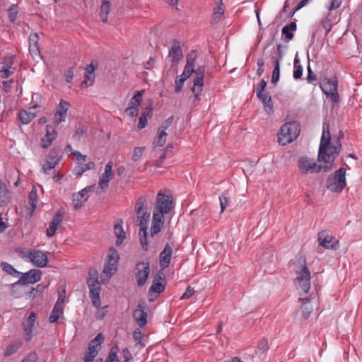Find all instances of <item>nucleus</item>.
Here are the masks:
<instances>
[{
    "label": "nucleus",
    "instance_id": "obj_1",
    "mask_svg": "<svg viewBox=\"0 0 362 362\" xmlns=\"http://www.w3.org/2000/svg\"><path fill=\"white\" fill-rule=\"evenodd\" d=\"M344 136V132L339 131L336 139L334 136V141L332 144L329 125L327 122H323L317 160L320 162L334 163V160L341 151V144L340 141Z\"/></svg>",
    "mask_w": 362,
    "mask_h": 362
},
{
    "label": "nucleus",
    "instance_id": "obj_2",
    "mask_svg": "<svg viewBox=\"0 0 362 362\" xmlns=\"http://www.w3.org/2000/svg\"><path fill=\"white\" fill-rule=\"evenodd\" d=\"M324 163L325 165H317L313 158L301 156L298 160V168L303 174H314L320 171L328 172L334 167V163Z\"/></svg>",
    "mask_w": 362,
    "mask_h": 362
},
{
    "label": "nucleus",
    "instance_id": "obj_3",
    "mask_svg": "<svg viewBox=\"0 0 362 362\" xmlns=\"http://www.w3.org/2000/svg\"><path fill=\"white\" fill-rule=\"evenodd\" d=\"M300 131V125L298 122L285 123L281 127L280 134L278 137L279 143L283 146L291 143L298 136Z\"/></svg>",
    "mask_w": 362,
    "mask_h": 362
},
{
    "label": "nucleus",
    "instance_id": "obj_4",
    "mask_svg": "<svg viewBox=\"0 0 362 362\" xmlns=\"http://www.w3.org/2000/svg\"><path fill=\"white\" fill-rule=\"evenodd\" d=\"M136 216L134 221L140 230L148 229V223L150 219V213L148 212L147 201L145 197H140L135 206Z\"/></svg>",
    "mask_w": 362,
    "mask_h": 362
},
{
    "label": "nucleus",
    "instance_id": "obj_5",
    "mask_svg": "<svg viewBox=\"0 0 362 362\" xmlns=\"http://www.w3.org/2000/svg\"><path fill=\"white\" fill-rule=\"evenodd\" d=\"M173 197L167 189L160 190L157 194L156 202L153 207V214L163 215L170 213L173 208Z\"/></svg>",
    "mask_w": 362,
    "mask_h": 362
},
{
    "label": "nucleus",
    "instance_id": "obj_6",
    "mask_svg": "<svg viewBox=\"0 0 362 362\" xmlns=\"http://www.w3.org/2000/svg\"><path fill=\"white\" fill-rule=\"evenodd\" d=\"M346 169L341 168L327 180V188L333 192H340L346 185Z\"/></svg>",
    "mask_w": 362,
    "mask_h": 362
},
{
    "label": "nucleus",
    "instance_id": "obj_7",
    "mask_svg": "<svg viewBox=\"0 0 362 362\" xmlns=\"http://www.w3.org/2000/svg\"><path fill=\"white\" fill-rule=\"evenodd\" d=\"M89 277L87 279V284L90 290V298L93 305L96 308L101 306L100 298V284L98 279V274L95 272H89Z\"/></svg>",
    "mask_w": 362,
    "mask_h": 362
},
{
    "label": "nucleus",
    "instance_id": "obj_8",
    "mask_svg": "<svg viewBox=\"0 0 362 362\" xmlns=\"http://www.w3.org/2000/svg\"><path fill=\"white\" fill-rule=\"evenodd\" d=\"M205 72V65L199 66L197 69H195V71H194L196 76L193 80V87L192 88V91L194 96L193 101L194 104H197L200 100V96L203 91Z\"/></svg>",
    "mask_w": 362,
    "mask_h": 362
},
{
    "label": "nucleus",
    "instance_id": "obj_9",
    "mask_svg": "<svg viewBox=\"0 0 362 362\" xmlns=\"http://www.w3.org/2000/svg\"><path fill=\"white\" fill-rule=\"evenodd\" d=\"M338 83L335 78H325L320 83V88L322 92L329 98L333 103H337L339 100V95L337 93Z\"/></svg>",
    "mask_w": 362,
    "mask_h": 362
},
{
    "label": "nucleus",
    "instance_id": "obj_10",
    "mask_svg": "<svg viewBox=\"0 0 362 362\" xmlns=\"http://www.w3.org/2000/svg\"><path fill=\"white\" fill-rule=\"evenodd\" d=\"M296 281L298 288L304 293H308L310 288V273L308 267L304 264L296 271Z\"/></svg>",
    "mask_w": 362,
    "mask_h": 362
},
{
    "label": "nucleus",
    "instance_id": "obj_11",
    "mask_svg": "<svg viewBox=\"0 0 362 362\" xmlns=\"http://www.w3.org/2000/svg\"><path fill=\"white\" fill-rule=\"evenodd\" d=\"M119 258L117 251L114 247L110 248L107 262L103 269V273L108 277H110L117 271Z\"/></svg>",
    "mask_w": 362,
    "mask_h": 362
},
{
    "label": "nucleus",
    "instance_id": "obj_12",
    "mask_svg": "<svg viewBox=\"0 0 362 362\" xmlns=\"http://www.w3.org/2000/svg\"><path fill=\"white\" fill-rule=\"evenodd\" d=\"M42 274V272L36 269H32L25 273L21 272L20 279L13 284V286L16 285L33 284L41 279Z\"/></svg>",
    "mask_w": 362,
    "mask_h": 362
},
{
    "label": "nucleus",
    "instance_id": "obj_13",
    "mask_svg": "<svg viewBox=\"0 0 362 362\" xmlns=\"http://www.w3.org/2000/svg\"><path fill=\"white\" fill-rule=\"evenodd\" d=\"M147 304L144 299L138 302L137 308L133 313V317L140 327H144L147 323Z\"/></svg>",
    "mask_w": 362,
    "mask_h": 362
},
{
    "label": "nucleus",
    "instance_id": "obj_14",
    "mask_svg": "<svg viewBox=\"0 0 362 362\" xmlns=\"http://www.w3.org/2000/svg\"><path fill=\"white\" fill-rule=\"evenodd\" d=\"M319 245L326 249L337 250L339 248V241L330 235L327 230H322L318 233Z\"/></svg>",
    "mask_w": 362,
    "mask_h": 362
},
{
    "label": "nucleus",
    "instance_id": "obj_15",
    "mask_svg": "<svg viewBox=\"0 0 362 362\" xmlns=\"http://www.w3.org/2000/svg\"><path fill=\"white\" fill-rule=\"evenodd\" d=\"M29 260L37 267H45L48 263L47 253L37 249L30 250Z\"/></svg>",
    "mask_w": 362,
    "mask_h": 362
},
{
    "label": "nucleus",
    "instance_id": "obj_16",
    "mask_svg": "<svg viewBox=\"0 0 362 362\" xmlns=\"http://www.w3.org/2000/svg\"><path fill=\"white\" fill-rule=\"evenodd\" d=\"M136 269L137 272L135 274V278L139 286H142L145 284L148 275H149V262H142L136 264Z\"/></svg>",
    "mask_w": 362,
    "mask_h": 362
},
{
    "label": "nucleus",
    "instance_id": "obj_17",
    "mask_svg": "<svg viewBox=\"0 0 362 362\" xmlns=\"http://www.w3.org/2000/svg\"><path fill=\"white\" fill-rule=\"evenodd\" d=\"M60 158L61 156L56 151L51 150L42 165V171L43 173L48 174L51 170L54 169L59 163Z\"/></svg>",
    "mask_w": 362,
    "mask_h": 362
},
{
    "label": "nucleus",
    "instance_id": "obj_18",
    "mask_svg": "<svg viewBox=\"0 0 362 362\" xmlns=\"http://www.w3.org/2000/svg\"><path fill=\"white\" fill-rule=\"evenodd\" d=\"M64 212L62 209L57 211L52 221L49 223V227L47 228L46 235L47 237H52L54 235L57 230L61 226Z\"/></svg>",
    "mask_w": 362,
    "mask_h": 362
},
{
    "label": "nucleus",
    "instance_id": "obj_19",
    "mask_svg": "<svg viewBox=\"0 0 362 362\" xmlns=\"http://www.w3.org/2000/svg\"><path fill=\"white\" fill-rule=\"evenodd\" d=\"M113 163L109 161L105 168V172L100 176L98 185L102 189H106L109 186V182L113 177L112 172Z\"/></svg>",
    "mask_w": 362,
    "mask_h": 362
},
{
    "label": "nucleus",
    "instance_id": "obj_20",
    "mask_svg": "<svg viewBox=\"0 0 362 362\" xmlns=\"http://www.w3.org/2000/svg\"><path fill=\"white\" fill-rule=\"evenodd\" d=\"M94 186L87 187L78 193H75L72 197V202L75 209H78L82 207L83 203L88 199V192L93 189Z\"/></svg>",
    "mask_w": 362,
    "mask_h": 362
},
{
    "label": "nucleus",
    "instance_id": "obj_21",
    "mask_svg": "<svg viewBox=\"0 0 362 362\" xmlns=\"http://www.w3.org/2000/svg\"><path fill=\"white\" fill-rule=\"evenodd\" d=\"M173 252V247L168 243L165 244L163 250L159 255V264L161 272L169 267Z\"/></svg>",
    "mask_w": 362,
    "mask_h": 362
},
{
    "label": "nucleus",
    "instance_id": "obj_22",
    "mask_svg": "<svg viewBox=\"0 0 362 362\" xmlns=\"http://www.w3.org/2000/svg\"><path fill=\"white\" fill-rule=\"evenodd\" d=\"M69 105V103L61 100L54 116L55 124H59L61 122H65Z\"/></svg>",
    "mask_w": 362,
    "mask_h": 362
},
{
    "label": "nucleus",
    "instance_id": "obj_23",
    "mask_svg": "<svg viewBox=\"0 0 362 362\" xmlns=\"http://www.w3.org/2000/svg\"><path fill=\"white\" fill-rule=\"evenodd\" d=\"M168 57L171 59L172 66H176L183 58L182 48L178 41H174L173 46L169 50Z\"/></svg>",
    "mask_w": 362,
    "mask_h": 362
},
{
    "label": "nucleus",
    "instance_id": "obj_24",
    "mask_svg": "<svg viewBox=\"0 0 362 362\" xmlns=\"http://www.w3.org/2000/svg\"><path fill=\"white\" fill-rule=\"evenodd\" d=\"M36 321V315L34 312L30 313L27 320L23 324L25 333V339L29 341L33 337V329Z\"/></svg>",
    "mask_w": 362,
    "mask_h": 362
},
{
    "label": "nucleus",
    "instance_id": "obj_25",
    "mask_svg": "<svg viewBox=\"0 0 362 362\" xmlns=\"http://www.w3.org/2000/svg\"><path fill=\"white\" fill-rule=\"evenodd\" d=\"M98 69V63L92 62L85 69V78L83 81V84L86 86H90L93 84L95 80V71Z\"/></svg>",
    "mask_w": 362,
    "mask_h": 362
},
{
    "label": "nucleus",
    "instance_id": "obj_26",
    "mask_svg": "<svg viewBox=\"0 0 362 362\" xmlns=\"http://www.w3.org/2000/svg\"><path fill=\"white\" fill-rule=\"evenodd\" d=\"M164 216L163 215H158V214L153 213V220L151 223V235L153 237L155 235L158 234L163 224H164Z\"/></svg>",
    "mask_w": 362,
    "mask_h": 362
},
{
    "label": "nucleus",
    "instance_id": "obj_27",
    "mask_svg": "<svg viewBox=\"0 0 362 362\" xmlns=\"http://www.w3.org/2000/svg\"><path fill=\"white\" fill-rule=\"evenodd\" d=\"M164 279L165 274L163 272L159 271L157 273V274L154 276L153 284L150 287V291L158 294L162 293L165 289V286L160 281Z\"/></svg>",
    "mask_w": 362,
    "mask_h": 362
},
{
    "label": "nucleus",
    "instance_id": "obj_28",
    "mask_svg": "<svg viewBox=\"0 0 362 362\" xmlns=\"http://www.w3.org/2000/svg\"><path fill=\"white\" fill-rule=\"evenodd\" d=\"M260 95V97L257 98L262 103L266 112L269 115L272 114L274 112L272 97L269 93L266 91L262 92Z\"/></svg>",
    "mask_w": 362,
    "mask_h": 362
},
{
    "label": "nucleus",
    "instance_id": "obj_29",
    "mask_svg": "<svg viewBox=\"0 0 362 362\" xmlns=\"http://www.w3.org/2000/svg\"><path fill=\"white\" fill-rule=\"evenodd\" d=\"M103 340V334L102 333H98L97 336L90 341L88 350L90 351H92L95 352V354L98 355V352L101 349V344Z\"/></svg>",
    "mask_w": 362,
    "mask_h": 362
},
{
    "label": "nucleus",
    "instance_id": "obj_30",
    "mask_svg": "<svg viewBox=\"0 0 362 362\" xmlns=\"http://www.w3.org/2000/svg\"><path fill=\"white\" fill-rule=\"evenodd\" d=\"M11 199V192L6 185L0 180V206L6 205Z\"/></svg>",
    "mask_w": 362,
    "mask_h": 362
},
{
    "label": "nucleus",
    "instance_id": "obj_31",
    "mask_svg": "<svg viewBox=\"0 0 362 362\" xmlns=\"http://www.w3.org/2000/svg\"><path fill=\"white\" fill-rule=\"evenodd\" d=\"M35 116V113L28 112L25 110H21L18 113V118L22 124H29Z\"/></svg>",
    "mask_w": 362,
    "mask_h": 362
},
{
    "label": "nucleus",
    "instance_id": "obj_32",
    "mask_svg": "<svg viewBox=\"0 0 362 362\" xmlns=\"http://www.w3.org/2000/svg\"><path fill=\"white\" fill-rule=\"evenodd\" d=\"M152 115L151 107H146L141 114L137 127L139 129L145 128L148 123V119Z\"/></svg>",
    "mask_w": 362,
    "mask_h": 362
},
{
    "label": "nucleus",
    "instance_id": "obj_33",
    "mask_svg": "<svg viewBox=\"0 0 362 362\" xmlns=\"http://www.w3.org/2000/svg\"><path fill=\"white\" fill-rule=\"evenodd\" d=\"M39 36L37 33H32L29 37V47L31 54H37L40 53V47L38 46Z\"/></svg>",
    "mask_w": 362,
    "mask_h": 362
},
{
    "label": "nucleus",
    "instance_id": "obj_34",
    "mask_svg": "<svg viewBox=\"0 0 362 362\" xmlns=\"http://www.w3.org/2000/svg\"><path fill=\"white\" fill-rule=\"evenodd\" d=\"M271 59L274 64V68L272 71V83L275 84L279 81L280 77V62L279 59H277L274 56H272Z\"/></svg>",
    "mask_w": 362,
    "mask_h": 362
},
{
    "label": "nucleus",
    "instance_id": "obj_35",
    "mask_svg": "<svg viewBox=\"0 0 362 362\" xmlns=\"http://www.w3.org/2000/svg\"><path fill=\"white\" fill-rule=\"evenodd\" d=\"M114 233L117 237L115 242L116 245H120L126 238L125 233L123 230L122 224L117 223L115 225Z\"/></svg>",
    "mask_w": 362,
    "mask_h": 362
},
{
    "label": "nucleus",
    "instance_id": "obj_36",
    "mask_svg": "<svg viewBox=\"0 0 362 362\" xmlns=\"http://www.w3.org/2000/svg\"><path fill=\"white\" fill-rule=\"evenodd\" d=\"M144 93V90L136 91L134 96L131 98L128 107L139 108Z\"/></svg>",
    "mask_w": 362,
    "mask_h": 362
},
{
    "label": "nucleus",
    "instance_id": "obj_37",
    "mask_svg": "<svg viewBox=\"0 0 362 362\" xmlns=\"http://www.w3.org/2000/svg\"><path fill=\"white\" fill-rule=\"evenodd\" d=\"M110 11V2L109 1H104L100 8V17L103 22L107 21V16Z\"/></svg>",
    "mask_w": 362,
    "mask_h": 362
},
{
    "label": "nucleus",
    "instance_id": "obj_38",
    "mask_svg": "<svg viewBox=\"0 0 362 362\" xmlns=\"http://www.w3.org/2000/svg\"><path fill=\"white\" fill-rule=\"evenodd\" d=\"M63 310L64 308L61 307L58 305H54V307L53 310L51 312L50 316H49V322L51 323H55L57 322L58 320L60 318L62 315L63 314Z\"/></svg>",
    "mask_w": 362,
    "mask_h": 362
},
{
    "label": "nucleus",
    "instance_id": "obj_39",
    "mask_svg": "<svg viewBox=\"0 0 362 362\" xmlns=\"http://www.w3.org/2000/svg\"><path fill=\"white\" fill-rule=\"evenodd\" d=\"M37 199H38V195H37V190L35 189H33L31 190V192L29 193V196H28V204H29L28 209L30 210L31 213H33L36 209Z\"/></svg>",
    "mask_w": 362,
    "mask_h": 362
},
{
    "label": "nucleus",
    "instance_id": "obj_40",
    "mask_svg": "<svg viewBox=\"0 0 362 362\" xmlns=\"http://www.w3.org/2000/svg\"><path fill=\"white\" fill-rule=\"evenodd\" d=\"M1 267L4 272L12 276L16 277L21 274L20 272L17 271L11 264L6 262H2Z\"/></svg>",
    "mask_w": 362,
    "mask_h": 362
},
{
    "label": "nucleus",
    "instance_id": "obj_41",
    "mask_svg": "<svg viewBox=\"0 0 362 362\" xmlns=\"http://www.w3.org/2000/svg\"><path fill=\"white\" fill-rule=\"evenodd\" d=\"M300 300L302 301V303H303V305L301 306V310H302L303 317L305 318H308L310 316V315L313 310V308L308 303L309 300L308 298H300Z\"/></svg>",
    "mask_w": 362,
    "mask_h": 362
},
{
    "label": "nucleus",
    "instance_id": "obj_42",
    "mask_svg": "<svg viewBox=\"0 0 362 362\" xmlns=\"http://www.w3.org/2000/svg\"><path fill=\"white\" fill-rule=\"evenodd\" d=\"M196 51L191 50L190 52L187 55L186 57V64L185 66L190 68L192 69H195V62H196Z\"/></svg>",
    "mask_w": 362,
    "mask_h": 362
},
{
    "label": "nucleus",
    "instance_id": "obj_43",
    "mask_svg": "<svg viewBox=\"0 0 362 362\" xmlns=\"http://www.w3.org/2000/svg\"><path fill=\"white\" fill-rule=\"evenodd\" d=\"M158 137L154 141L153 145L154 146H163L166 141L168 134L164 130L160 129L158 130Z\"/></svg>",
    "mask_w": 362,
    "mask_h": 362
},
{
    "label": "nucleus",
    "instance_id": "obj_44",
    "mask_svg": "<svg viewBox=\"0 0 362 362\" xmlns=\"http://www.w3.org/2000/svg\"><path fill=\"white\" fill-rule=\"evenodd\" d=\"M143 334L140 329H136L133 332V338L136 342L135 346L142 349L145 346V344L142 341Z\"/></svg>",
    "mask_w": 362,
    "mask_h": 362
},
{
    "label": "nucleus",
    "instance_id": "obj_45",
    "mask_svg": "<svg viewBox=\"0 0 362 362\" xmlns=\"http://www.w3.org/2000/svg\"><path fill=\"white\" fill-rule=\"evenodd\" d=\"M299 59L296 57L294 59V71H293V78L295 79H300L303 75V66L299 64Z\"/></svg>",
    "mask_w": 362,
    "mask_h": 362
},
{
    "label": "nucleus",
    "instance_id": "obj_46",
    "mask_svg": "<svg viewBox=\"0 0 362 362\" xmlns=\"http://www.w3.org/2000/svg\"><path fill=\"white\" fill-rule=\"evenodd\" d=\"M140 243L142 246V249L145 251L148 250V240H147V229L139 230Z\"/></svg>",
    "mask_w": 362,
    "mask_h": 362
},
{
    "label": "nucleus",
    "instance_id": "obj_47",
    "mask_svg": "<svg viewBox=\"0 0 362 362\" xmlns=\"http://www.w3.org/2000/svg\"><path fill=\"white\" fill-rule=\"evenodd\" d=\"M269 349L268 341L266 338H262L258 343L257 354H262Z\"/></svg>",
    "mask_w": 362,
    "mask_h": 362
},
{
    "label": "nucleus",
    "instance_id": "obj_48",
    "mask_svg": "<svg viewBox=\"0 0 362 362\" xmlns=\"http://www.w3.org/2000/svg\"><path fill=\"white\" fill-rule=\"evenodd\" d=\"M118 346L112 347L111 351L107 359V362H119L117 356Z\"/></svg>",
    "mask_w": 362,
    "mask_h": 362
},
{
    "label": "nucleus",
    "instance_id": "obj_49",
    "mask_svg": "<svg viewBox=\"0 0 362 362\" xmlns=\"http://www.w3.org/2000/svg\"><path fill=\"white\" fill-rule=\"evenodd\" d=\"M86 131L87 129L85 126L79 127L73 135V139L76 141H80Z\"/></svg>",
    "mask_w": 362,
    "mask_h": 362
},
{
    "label": "nucleus",
    "instance_id": "obj_50",
    "mask_svg": "<svg viewBox=\"0 0 362 362\" xmlns=\"http://www.w3.org/2000/svg\"><path fill=\"white\" fill-rule=\"evenodd\" d=\"M145 148V147H136L134 150L132 160L135 162L138 161L142 156Z\"/></svg>",
    "mask_w": 362,
    "mask_h": 362
},
{
    "label": "nucleus",
    "instance_id": "obj_51",
    "mask_svg": "<svg viewBox=\"0 0 362 362\" xmlns=\"http://www.w3.org/2000/svg\"><path fill=\"white\" fill-rule=\"evenodd\" d=\"M8 18L11 22H14L16 19L17 15H18V11L16 6L13 4L10 6L8 8Z\"/></svg>",
    "mask_w": 362,
    "mask_h": 362
},
{
    "label": "nucleus",
    "instance_id": "obj_52",
    "mask_svg": "<svg viewBox=\"0 0 362 362\" xmlns=\"http://www.w3.org/2000/svg\"><path fill=\"white\" fill-rule=\"evenodd\" d=\"M224 13V10L223 8V3L221 1V3L219 5L217 6V8H216L214 11L213 16L214 18L216 20H218L220 17Z\"/></svg>",
    "mask_w": 362,
    "mask_h": 362
},
{
    "label": "nucleus",
    "instance_id": "obj_53",
    "mask_svg": "<svg viewBox=\"0 0 362 362\" xmlns=\"http://www.w3.org/2000/svg\"><path fill=\"white\" fill-rule=\"evenodd\" d=\"M15 252L23 259H30V250L27 251L25 248L17 247L15 249Z\"/></svg>",
    "mask_w": 362,
    "mask_h": 362
},
{
    "label": "nucleus",
    "instance_id": "obj_54",
    "mask_svg": "<svg viewBox=\"0 0 362 362\" xmlns=\"http://www.w3.org/2000/svg\"><path fill=\"white\" fill-rule=\"evenodd\" d=\"M19 348V346L17 344H11L6 347L5 351L6 356H11L15 354Z\"/></svg>",
    "mask_w": 362,
    "mask_h": 362
},
{
    "label": "nucleus",
    "instance_id": "obj_55",
    "mask_svg": "<svg viewBox=\"0 0 362 362\" xmlns=\"http://www.w3.org/2000/svg\"><path fill=\"white\" fill-rule=\"evenodd\" d=\"M186 80L182 77H177L175 80V92L180 93L183 87V84Z\"/></svg>",
    "mask_w": 362,
    "mask_h": 362
},
{
    "label": "nucleus",
    "instance_id": "obj_56",
    "mask_svg": "<svg viewBox=\"0 0 362 362\" xmlns=\"http://www.w3.org/2000/svg\"><path fill=\"white\" fill-rule=\"evenodd\" d=\"M307 69H308V76H307L306 80H307L308 83H313L315 81L317 80V76L315 74H314V73L313 72V71L311 69V67L310 66V62H308V66Z\"/></svg>",
    "mask_w": 362,
    "mask_h": 362
},
{
    "label": "nucleus",
    "instance_id": "obj_57",
    "mask_svg": "<svg viewBox=\"0 0 362 362\" xmlns=\"http://www.w3.org/2000/svg\"><path fill=\"white\" fill-rule=\"evenodd\" d=\"M38 359L37 354L35 351H32L24 358L21 362H37Z\"/></svg>",
    "mask_w": 362,
    "mask_h": 362
},
{
    "label": "nucleus",
    "instance_id": "obj_58",
    "mask_svg": "<svg viewBox=\"0 0 362 362\" xmlns=\"http://www.w3.org/2000/svg\"><path fill=\"white\" fill-rule=\"evenodd\" d=\"M97 356V354L92 351H87L84 354L83 362H93L94 358Z\"/></svg>",
    "mask_w": 362,
    "mask_h": 362
},
{
    "label": "nucleus",
    "instance_id": "obj_59",
    "mask_svg": "<svg viewBox=\"0 0 362 362\" xmlns=\"http://www.w3.org/2000/svg\"><path fill=\"white\" fill-rule=\"evenodd\" d=\"M57 132L55 129L51 125H47L45 138L50 139V137H54V140H55Z\"/></svg>",
    "mask_w": 362,
    "mask_h": 362
},
{
    "label": "nucleus",
    "instance_id": "obj_60",
    "mask_svg": "<svg viewBox=\"0 0 362 362\" xmlns=\"http://www.w3.org/2000/svg\"><path fill=\"white\" fill-rule=\"evenodd\" d=\"M13 64V57L12 56L6 57L3 62V69L11 70Z\"/></svg>",
    "mask_w": 362,
    "mask_h": 362
},
{
    "label": "nucleus",
    "instance_id": "obj_61",
    "mask_svg": "<svg viewBox=\"0 0 362 362\" xmlns=\"http://www.w3.org/2000/svg\"><path fill=\"white\" fill-rule=\"evenodd\" d=\"M66 298V291L65 289L62 290V291H59L58 293V299L55 305H60L61 307L64 308V303L65 301Z\"/></svg>",
    "mask_w": 362,
    "mask_h": 362
},
{
    "label": "nucleus",
    "instance_id": "obj_62",
    "mask_svg": "<svg viewBox=\"0 0 362 362\" xmlns=\"http://www.w3.org/2000/svg\"><path fill=\"white\" fill-rule=\"evenodd\" d=\"M194 71H195V69H192L185 66L182 74L180 76H178V77H182L185 80H187L189 78H190Z\"/></svg>",
    "mask_w": 362,
    "mask_h": 362
},
{
    "label": "nucleus",
    "instance_id": "obj_63",
    "mask_svg": "<svg viewBox=\"0 0 362 362\" xmlns=\"http://www.w3.org/2000/svg\"><path fill=\"white\" fill-rule=\"evenodd\" d=\"M266 86L267 82L264 79L261 80L260 83L257 85V97H260V94H262V92L265 91Z\"/></svg>",
    "mask_w": 362,
    "mask_h": 362
},
{
    "label": "nucleus",
    "instance_id": "obj_64",
    "mask_svg": "<svg viewBox=\"0 0 362 362\" xmlns=\"http://www.w3.org/2000/svg\"><path fill=\"white\" fill-rule=\"evenodd\" d=\"M122 356L125 362H131L133 358L131 352L127 348L122 350Z\"/></svg>",
    "mask_w": 362,
    "mask_h": 362
}]
</instances>
